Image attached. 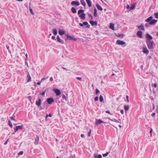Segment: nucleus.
<instances>
[{
  "mask_svg": "<svg viewBox=\"0 0 158 158\" xmlns=\"http://www.w3.org/2000/svg\"><path fill=\"white\" fill-rule=\"evenodd\" d=\"M146 43L149 49H152L153 48V46L155 45V43L153 40L146 41Z\"/></svg>",
  "mask_w": 158,
  "mask_h": 158,
  "instance_id": "1",
  "label": "nucleus"
},
{
  "mask_svg": "<svg viewBox=\"0 0 158 158\" xmlns=\"http://www.w3.org/2000/svg\"><path fill=\"white\" fill-rule=\"evenodd\" d=\"M84 10L82 9L79 10L78 11V14L79 16L82 19H85V14L84 13Z\"/></svg>",
  "mask_w": 158,
  "mask_h": 158,
  "instance_id": "2",
  "label": "nucleus"
},
{
  "mask_svg": "<svg viewBox=\"0 0 158 158\" xmlns=\"http://www.w3.org/2000/svg\"><path fill=\"white\" fill-rule=\"evenodd\" d=\"M143 52L147 55L149 52L148 50L147 49L146 46L144 44L143 46Z\"/></svg>",
  "mask_w": 158,
  "mask_h": 158,
  "instance_id": "3",
  "label": "nucleus"
},
{
  "mask_svg": "<svg viewBox=\"0 0 158 158\" xmlns=\"http://www.w3.org/2000/svg\"><path fill=\"white\" fill-rule=\"evenodd\" d=\"M153 37L149 34L147 33L146 34V41H150V40H152Z\"/></svg>",
  "mask_w": 158,
  "mask_h": 158,
  "instance_id": "4",
  "label": "nucleus"
},
{
  "mask_svg": "<svg viewBox=\"0 0 158 158\" xmlns=\"http://www.w3.org/2000/svg\"><path fill=\"white\" fill-rule=\"evenodd\" d=\"M126 43L121 40H118L116 42V44L118 45H123L125 44Z\"/></svg>",
  "mask_w": 158,
  "mask_h": 158,
  "instance_id": "5",
  "label": "nucleus"
},
{
  "mask_svg": "<svg viewBox=\"0 0 158 158\" xmlns=\"http://www.w3.org/2000/svg\"><path fill=\"white\" fill-rule=\"evenodd\" d=\"M23 125H21V126H16L15 128H14V129L15 130V132H17L19 129H23Z\"/></svg>",
  "mask_w": 158,
  "mask_h": 158,
  "instance_id": "6",
  "label": "nucleus"
},
{
  "mask_svg": "<svg viewBox=\"0 0 158 158\" xmlns=\"http://www.w3.org/2000/svg\"><path fill=\"white\" fill-rule=\"evenodd\" d=\"M54 91L56 94V96H59L61 94V91L58 89H54Z\"/></svg>",
  "mask_w": 158,
  "mask_h": 158,
  "instance_id": "7",
  "label": "nucleus"
},
{
  "mask_svg": "<svg viewBox=\"0 0 158 158\" xmlns=\"http://www.w3.org/2000/svg\"><path fill=\"white\" fill-rule=\"evenodd\" d=\"M71 4L73 6H79L80 4L78 1H73L71 2Z\"/></svg>",
  "mask_w": 158,
  "mask_h": 158,
  "instance_id": "8",
  "label": "nucleus"
},
{
  "mask_svg": "<svg viewBox=\"0 0 158 158\" xmlns=\"http://www.w3.org/2000/svg\"><path fill=\"white\" fill-rule=\"evenodd\" d=\"M47 102L49 104H50L54 102V100L53 98H49L47 99Z\"/></svg>",
  "mask_w": 158,
  "mask_h": 158,
  "instance_id": "9",
  "label": "nucleus"
},
{
  "mask_svg": "<svg viewBox=\"0 0 158 158\" xmlns=\"http://www.w3.org/2000/svg\"><path fill=\"white\" fill-rule=\"evenodd\" d=\"M56 39L57 41L61 44H64V41L62 39H61L58 35H57L56 37Z\"/></svg>",
  "mask_w": 158,
  "mask_h": 158,
  "instance_id": "10",
  "label": "nucleus"
},
{
  "mask_svg": "<svg viewBox=\"0 0 158 158\" xmlns=\"http://www.w3.org/2000/svg\"><path fill=\"white\" fill-rule=\"evenodd\" d=\"M42 100L41 99L39 98L38 100H36V101L35 104L38 107L40 106Z\"/></svg>",
  "mask_w": 158,
  "mask_h": 158,
  "instance_id": "11",
  "label": "nucleus"
},
{
  "mask_svg": "<svg viewBox=\"0 0 158 158\" xmlns=\"http://www.w3.org/2000/svg\"><path fill=\"white\" fill-rule=\"evenodd\" d=\"M102 123H104L101 119H96V121L95 122V124L97 125H98V124Z\"/></svg>",
  "mask_w": 158,
  "mask_h": 158,
  "instance_id": "12",
  "label": "nucleus"
},
{
  "mask_svg": "<svg viewBox=\"0 0 158 158\" xmlns=\"http://www.w3.org/2000/svg\"><path fill=\"white\" fill-rule=\"evenodd\" d=\"M27 82H29L31 81V78L28 72L27 73Z\"/></svg>",
  "mask_w": 158,
  "mask_h": 158,
  "instance_id": "13",
  "label": "nucleus"
},
{
  "mask_svg": "<svg viewBox=\"0 0 158 158\" xmlns=\"http://www.w3.org/2000/svg\"><path fill=\"white\" fill-rule=\"evenodd\" d=\"M157 20L155 19H152L149 23V24L150 25H155L157 22Z\"/></svg>",
  "mask_w": 158,
  "mask_h": 158,
  "instance_id": "14",
  "label": "nucleus"
},
{
  "mask_svg": "<svg viewBox=\"0 0 158 158\" xmlns=\"http://www.w3.org/2000/svg\"><path fill=\"white\" fill-rule=\"evenodd\" d=\"M58 33L60 35H62L65 34L64 31L63 29H60L58 31Z\"/></svg>",
  "mask_w": 158,
  "mask_h": 158,
  "instance_id": "15",
  "label": "nucleus"
},
{
  "mask_svg": "<svg viewBox=\"0 0 158 158\" xmlns=\"http://www.w3.org/2000/svg\"><path fill=\"white\" fill-rule=\"evenodd\" d=\"M137 35L140 38H143L142 32L140 31H138L137 32Z\"/></svg>",
  "mask_w": 158,
  "mask_h": 158,
  "instance_id": "16",
  "label": "nucleus"
},
{
  "mask_svg": "<svg viewBox=\"0 0 158 158\" xmlns=\"http://www.w3.org/2000/svg\"><path fill=\"white\" fill-rule=\"evenodd\" d=\"M66 35L67 36V39L69 40H77V39L76 38H74L73 37L69 35Z\"/></svg>",
  "mask_w": 158,
  "mask_h": 158,
  "instance_id": "17",
  "label": "nucleus"
},
{
  "mask_svg": "<svg viewBox=\"0 0 158 158\" xmlns=\"http://www.w3.org/2000/svg\"><path fill=\"white\" fill-rule=\"evenodd\" d=\"M138 28L141 30L144 31V30L143 25V24H141L140 26H138Z\"/></svg>",
  "mask_w": 158,
  "mask_h": 158,
  "instance_id": "18",
  "label": "nucleus"
},
{
  "mask_svg": "<svg viewBox=\"0 0 158 158\" xmlns=\"http://www.w3.org/2000/svg\"><path fill=\"white\" fill-rule=\"evenodd\" d=\"M89 22L93 26L94 25L96 26L97 25V23L96 21H93L90 20Z\"/></svg>",
  "mask_w": 158,
  "mask_h": 158,
  "instance_id": "19",
  "label": "nucleus"
},
{
  "mask_svg": "<svg viewBox=\"0 0 158 158\" xmlns=\"http://www.w3.org/2000/svg\"><path fill=\"white\" fill-rule=\"evenodd\" d=\"M96 6L98 10L101 11H102L103 10V9L102 7L98 4H96Z\"/></svg>",
  "mask_w": 158,
  "mask_h": 158,
  "instance_id": "20",
  "label": "nucleus"
},
{
  "mask_svg": "<svg viewBox=\"0 0 158 158\" xmlns=\"http://www.w3.org/2000/svg\"><path fill=\"white\" fill-rule=\"evenodd\" d=\"M110 28L112 30L114 31L115 30L114 28V24L111 23H110Z\"/></svg>",
  "mask_w": 158,
  "mask_h": 158,
  "instance_id": "21",
  "label": "nucleus"
},
{
  "mask_svg": "<svg viewBox=\"0 0 158 158\" xmlns=\"http://www.w3.org/2000/svg\"><path fill=\"white\" fill-rule=\"evenodd\" d=\"M39 136H38L37 135L36 136V138L35 139V141L34 142V143L35 144L37 145L38 144V141H39Z\"/></svg>",
  "mask_w": 158,
  "mask_h": 158,
  "instance_id": "22",
  "label": "nucleus"
},
{
  "mask_svg": "<svg viewBox=\"0 0 158 158\" xmlns=\"http://www.w3.org/2000/svg\"><path fill=\"white\" fill-rule=\"evenodd\" d=\"M152 16H150L146 20V21L147 22H149L152 19Z\"/></svg>",
  "mask_w": 158,
  "mask_h": 158,
  "instance_id": "23",
  "label": "nucleus"
},
{
  "mask_svg": "<svg viewBox=\"0 0 158 158\" xmlns=\"http://www.w3.org/2000/svg\"><path fill=\"white\" fill-rule=\"evenodd\" d=\"M86 2L89 7H90L92 6V3L90 0H86Z\"/></svg>",
  "mask_w": 158,
  "mask_h": 158,
  "instance_id": "24",
  "label": "nucleus"
},
{
  "mask_svg": "<svg viewBox=\"0 0 158 158\" xmlns=\"http://www.w3.org/2000/svg\"><path fill=\"white\" fill-rule=\"evenodd\" d=\"M94 156L95 158H102V156L100 154L98 155L97 154H94Z\"/></svg>",
  "mask_w": 158,
  "mask_h": 158,
  "instance_id": "25",
  "label": "nucleus"
},
{
  "mask_svg": "<svg viewBox=\"0 0 158 158\" xmlns=\"http://www.w3.org/2000/svg\"><path fill=\"white\" fill-rule=\"evenodd\" d=\"M129 108V106L128 105H124V109L126 112L128 110Z\"/></svg>",
  "mask_w": 158,
  "mask_h": 158,
  "instance_id": "26",
  "label": "nucleus"
},
{
  "mask_svg": "<svg viewBox=\"0 0 158 158\" xmlns=\"http://www.w3.org/2000/svg\"><path fill=\"white\" fill-rule=\"evenodd\" d=\"M83 25H87L86 28H89L90 27L89 25L88 24V23L87 22H84L83 23Z\"/></svg>",
  "mask_w": 158,
  "mask_h": 158,
  "instance_id": "27",
  "label": "nucleus"
},
{
  "mask_svg": "<svg viewBox=\"0 0 158 158\" xmlns=\"http://www.w3.org/2000/svg\"><path fill=\"white\" fill-rule=\"evenodd\" d=\"M94 16L95 17H97V10L96 8H95L94 9Z\"/></svg>",
  "mask_w": 158,
  "mask_h": 158,
  "instance_id": "28",
  "label": "nucleus"
},
{
  "mask_svg": "<svg viewBox=\"0 0 158 158\" xmlns=\"http://www.w3.org/2000/svg\"><path fill=\"white\" fill-rule=\"evenodd\" d=\"M52 33L55 35H56L57 33V29H53L52 30Z\"/></svg>",
  "mask_w": 158,
  "mask_h": 158,
  "instance_id": "29",
  "label": "nucleus"
},
{
  "mask_svg": "<svg viewBox=\"0 0 158 158\" xmlns=\"http://www.w3.org/2000/svg\"><path fill=\"white\" fill-rule=\"evenodd\" d=\"M71 11L73 13H76L77 12V11L75 8L74 7H72L71 8Z\"/></svg>",
  "mask_w": 158,
  "mask_h": 158,
  "instance_id": "30",
  "label": "nucleus"
},
{
  "mask_svg": "<svg viewBox=\"0 0 158 158\" xmlns=\"http://www.w3.org/2000/svg\"><path fill=\"white\" fill-rule=\"evenodd\" d=\"M135 5H132L130 7V10H132L135 8Z\"/></svg>",
  "mask_w": 158,
  "mask_h": 158,
  "instance_id": "31",
  "label": "nucleus"
},
{
  "mask_svg": "<svg viewBox=\"0 0 158 158\" xmlns=\"http://www.w3.org/2000/svg\"><path fill=\"white\" fill-rule=\"evenodd\" d=\"M81 4L84 6H86V3L84 0H81Z\"/></svg>",
  "mask_w": 158,
  "mask_h": 158,
  "instance_id": "32",
  "label": "nucleus"
},
{
  "mask_svg": "<svg viewBox=\"0 0 158 158\" xmlns=\"http://www.w3.org/2000/svg\"><path fill=\"white\" fill-rule=\"evenodd\" d=\"M103 97L101 95H100L99 97V101L100 102H102L103 101Z\"/></svg>",
  "mask_w": 158,
  "mask_h": 158,
  "instance_id": "33",
  "label": "nucleus"
},
{
  "mask_svg": "<svg viewBox=\"0 0 158 158\" xmlns=\"http://www.w3.org/2000/svg\"><path fill=\"white\" fill-rule=\"evenodd\" d=\"M109 119L112 121H114L116 123H119V122L118 120H117L116 119Z\"/></svg>",
  "mask_w": 158,
  "mask_h": 158,
  "instance_id": "34",
  "label": "nucleus"
},
{
  "mask_svg": "<svg viewBox=\"0 0 158 158\" xmlns=\"http://www.w3.org/2000/svg\"><path fill=\"white\" fill-rule=\"evenodd\" d=\"M9 125L10 127L11 128H12L13 127V126H12V125L10 120L9 121Z\"/></svg>",
  "mask_w": 158,
  "mask_h": 158,
  "instance_id": "35",
  "label": "nucleus"
},
{
  "mask_svg": "<svg viewBox=\"0 0 158 158\" xmlns=\"http://www.w3.org/2000/svg\"><path fill=\"white\" fill-rule=\"evenodd\" d=\"M100 93V91L98 89H96V95H97L98 94V93Z\"/></svg>",
  "mask_w": 158,
  "mask_h": 158,
  "instance_id": "36",
  "label": "nucleus"
},
{
  "mask_svg": "<svg viewBox=\"0 0 158 158\" xmlns=\"http://www.w3.org/2000/svg\"><path fill=\"white\" fill-rule=\"evenodd\" d=\"M23 154V151H21L19 153H18V155H21Z\"/></svg>",
  "mask_w": 158,
  "mask_h": 158,
  "instance_id": "37",
  "label": "nucleus"
},
{
  "mask_svg": "<svg viewBox=\"0 0 158 158\" xmlns=\"http://www.w3.org/2000/svg\"><path fill=\"white\" fill-rule=\"evenodd\" d=\"M155 17L156 18H158V13H155L154 14Z\"/></svg>",
  "mask_w": 158,
  "mask_h": 158,
  "instance_id": "38",
  "label": "nucleus"
},
{
  "mask_svg": "<svg viewBox=\"0 0 158 158\" xmlns=\"http://www.w3.org/2000/svg\"><path fill=\"white\" fill-rule=\"evenodd\" d=\"M109 153V152H107L105 154H103V157H106L108 155Z\"/></svg>",
  "mask_w": 158,
  "mask_h": 158,
  "instance_id": "39",
  "label": "nucleus"
},
{
  "mask_svg": "<svg viewBox=\"0 0 158 158\" xmlns=\"http://www.w3.org/2000/svg\"><path fill=\"white\" fill-rule=\"evenodd\" d=\"M29 10H30V12L32 14V15L34 14V13L33 12L32 10V9H31V8H30Z\"/></svg>",
  "mask_w": 158,
  "mask_h": 158,
  "instance_id": "40",
  "label": "nucleus"
},
{
  "mask_svg": "<svg viewBox=\"0 0 158 158\" xmlns=\"http://www.w3.org/2000/svg\"><path fill=\"white\" fill-rule=\"evenodd\" d=\"M48 116H49L50 117H51L52 116V115L51 114H49L48 115V114H47L46 115V119H47V118Z\"/></svg>",
  "mask_w": 158,
  "mask_h": 158,
  "instance_id": "41",
  "label": "nucleus"
},
{
  "mask_svg": "<svg viewBox=\"0 0 158 158\" xmlns=\"http://www.w3.org/2000/svg\"><path fill=\"white\" fill-rule=\"evenodd\" d=\"M98 96L94 98V100L95 101H97L98 100Z\"/></svg>",
  "mask_w": 158,
  "mask_h": 158,
  "instance_id": "42",
  "label": "nucleus"
},
{
  "mask_svg": "<svg viewBox=\"0 0 158 158\" xmlns=\"http://www.w3.org/2000/svg\"><path fill=\"white\" fill-rule=\"evenodd\" d=\"M76 78L79 81H81L82 79L81 77H76Z\"/></svg>",
  "mask_w": 158,
  "mask_h": 158,
  "instance_id": "43",
  "label": "nucleus"
},
{
  "mask_svg": "<svg viewBox=\"0 0 158 158\" xmlns=\"http://www.w3.org/2000/svg\"><path fill=\"white\" fill-rule=\"evenodd\" d=\"M45 91H44L40 94L42 96L44 95L45 94Z\"/></svg>",
  "mask_w": 158,
  "mask_h": 158,
  "instance_id": "44",
  "label": "nucleus"
},
{
  "mask_svg": "<svg viewBox=\"0 0 158 158\" xmlns=\"http://www.w3.org/2000/svg\"><path fill=\"white\" fill-rule=\"evenodd\" d=\"M62 98L64 99H66V97L64 95V94H63L62 95Z\"/></svg>",
  "mask_w": 158,
  "mask_h": 158,
  "instance_id": "45",
  "label": "nucleus"
},
{
  "mask_svg": "<svg viewBox=\"0 0 158 158\" xmlns=\"http://www.w3.org/2000/svg\"><path fill=\"white\" fill-rule=\"evenodd\" d=\"M28 98L29 100L31 102V99H32L31 97V96H28Z\"/></svg>",
  "mask_w": 158,
  "mask_h": 158,
  "instance_id": "46",
  "label": "nucleus"
},
{
  "mask_svg": "<svg viewBox=\"0 0 158 158\" xmlns=\"http://www.w3.org/2000/svg\"><path fill=\"white\" fill-rule=\"evenodd\" d=\"M48 77H47L46 78H42L40 81L42 82L44 80H45L46 79L48 78Z\"/></svg>",
  "mask_w": 158,
  "mask_h": 158,
  "instance_id": "47",
  "label": "nucleus"
},
{
  "mask_svg": "<svg viewBox=\"0 0 158 158\" xmlns=\"http://www.w3.org/2000/svg\"><path fill=\"white\" fill-rule=\"evenodd\" d=\"M106 113H108V114H110V115H112V114H111V113H110V111H109V110H107V111H106Z\"/></svg>",
  "mask_w": 158,
  "mask_h": 158,
  "instance_id": "48",
  "label": "nucleus"
},
{
  "mask_svg": "<svg viewBox=\"0 0 158 158\" xmlns=\"http://www.w3.org/2000/svg\"><path fill=\"white\" fill-rule=\"evenodd\" d=\"M6 48L7 49H8V50L10 52V51L9 50V46L8 45H6Z\"/></svg>",
  "mask_w": 158,
  "mask_h": 158,
  "instance_id": "49",
  "label": "nucleus"
},
{
  "mask_svg": "<svg viewBox=\"0 0 158 158\" xmlns=\"http://www.w3.org/2000/svg\"><path fill=\"white\" fill-rule=\"evenodd\" d=\"M128 98H129V97L128 95L126 96V98L127 99V102H129V99H128Z\"/></svg>",
  "mask_w": 158,
  "mask_h": 158,
  "instance_id": "50",
  "label": "nucleus"
},
{
  "mask_svg": "<svg viewBox=\"0 0 158 158\" xmlns=\"http://www.w3.org/2000/svg\"><path fill=\"white\" fill-rule=\"evenodd\" d=\"M10 119L12 120H13L15 121H16V120L13 117H11Z\"/></svg>",
  "mask_w": 158,
  "mask_h": 158,
  "instance_id": "51",
  "label": "nucleus"
},
{
  "mask_svg": "<svg viewBox=\"0 0 158 158\" xmlns=\"http://www.w3.org/2000/svg\"><path fill=\"white\" fill-rule=\"evenodd\" d=\"M127 9H130V5H127Z\"/></svg>",
  "mask_w": 158,
  "mask_h": 158,
  "instance_id": "52",
  "label": "nucleus"
},
{
  "mask_svg": "<svg viewBox=\"0 0 158 158\" xmlns=\"http://www.w3.org/2000/svg\"><path fill=\"white\" fill-rule=\"evenodd\" d=\"M155 114H156V113H153L151 115L152 117H154V116H155Z\"/></svg>",
  "mask_w": 158,
  "mask_h": 158,
  "instance_id": "53",
  "label": "nucleus"
},
{
  "mask_svg": "<svg viewBox=\"0 0 158 158\" xmlns=\"http://www.w3.org/2000/svg\"><path fill=\"white\" fill-rule=\"evenodd\" d=\"M120 112L122 114H124V111L123 110H121Z\"/></svg>",
  "mask_w": 158,
  "mask_h": 158,
  "instance_id": "54",
  "label": "nucleus"
},
{
  "mask_svg": "<svg viewBox=\"0 0 158 158\" xmlns=\"http://www.w3.org/2000/svg\"><path fill=\"white\" fill-rule=\"evenodd\" d=\"M62 68L63 69L66 70V71L69 70L67 69L66 68H65L64 67H62Z\"/></svg>",
  "mask_w": 158,
  "mask_h": 158,
  "instance_id": "55",
  "label": "nucleus"
},
{
  "mask_svg": "<svg viewBox=\"0 0 158 158\" xmlns=\"http://www.w3.org/2000/svg\"><path fill=\"white\" fill-rule=\"evenodd\" d=\"M52 39L53 40H56V39L55 38V37L54 36H52Z\"/></svg>",
  "mask_w": 158,
  "mask_h": 158,
  "instance_id": "56",
  "label": "nucleus"
},
{
  "mask_svg": "<svg viewBox=\"0 0 158 158\" xmlns=\"http://www.w3.org/2000/svg\"><path fill=\"white\" fill-rule=\"evenodd\" d=\"M50 81H53V78L52 77H51L50 78Z\"/></svg>",
  "mask_w": 158,
  "mask_h": 158,
  "instance_id": "57",
  "label": "nucleus"
},
{
  "mask_svg": "<svg viewBox=\"0 0 158 158\" xmlns=\"http://www.w3.org/2000/svg\"><path fill=\"white\" fill-rule=\"evenodd\" d=\"M80 26L81 27H83V23L82 24L81 23H80L79 24Z\"/></svg>",
  "mask_w": 158,
  "mask_h": 158,
  "instance_id": "58",
  "label": "nucleus"
},
{
  "mask_svg": "<svg viewBox=\"0 0 158 158\" xmlns=\"http://www.w3.org/2000/svg\"><path fill=\"white\" fill-rule=\"evenodd\" d=\"M8 140H9V139H8L6 140V141L4 143V145H6V144H7Z\"/></svg>",
  "mask_w": 158,
  "mask_h": 158,
  "instance_id": "59",
  "label": "nucleus"
},
{
  "mask_svg": "<svg viewBox=\"0 0 158 158\" xmlns=\"http://www.w3.org/2000/svg\"><path fill=\"white\" fill-rule=\"evenodd\" d=\"M152 128H151V130L150 131V132L151 133V135H150L151 136V135H152Z\"/></svg>",
  "mask_w": 158,
  "mask_h": 158,
  "instance_id": "60",
  "label": "nucleus"
},
{
  "mask_svg": "<svg viewBox=\"0 0 158 158\" xmlns=\"http://www.w3.org/2000/svg\"><path fill=\"white\" fill-rule=\"evenodd\" d=\"M88 16L89 17H90L92 18L93 19V17L92 15L91 14H88Z\"/></svg>",
  "mask_w": 158,
  "mask_h": 158,
  "instance_id": "61",
  "label": "nucleus"
},
{
  "mask_svg": "<svg viewBox=\"0 0 158 158\" xmlns=\"http://www.w3.org/2000/svg\"><path fill=\"white\" fill-rule=\"evenodd\" d=\"M41 82V81H40L38 82L37 84L38 85H40Z\"/></svg>",
  "mask_w": 158,
  "mask_h": 158,
  "instance_id": "62",
  "label": "nucleus"
},
{
  "mask_svg": "<svg viewBox=\"0 0 158 158\" xmlns=\"http://www.w3.org/2000/svg\"><path fill=\"white\" fill-rule=\"evenodd\" d=\"M81 136L82 138H84L85 137V135L84 134H81Z\"/></svg>",
  "mask_w": 158,
  "mask_h": 158,
  "instance_id": "63",
  "label": "nucleus"
},
{
  "mask_svg": "<svg viewBox=\"0 0 158 158\" xmlns=\"http://www.w3.org/2000/svg\"><path fill=\"white\" fill-rule=\"evenodd\" d=\"M157 85L156 84L154 83V86L155 87H157Z\"/></svg>",
  "mask_w": 158,
  "mask_h": 158,
  "instance_id": "64",
  "label": "nucleus"
}]
</instances>
